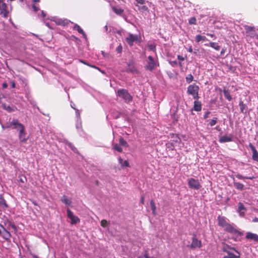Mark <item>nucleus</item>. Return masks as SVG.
<instances>
[{"mask_svg": "<svg viewBox=\"0 0 258 258\" xmlns=\"http://www.w3.org/2000/svg\"><path fill=\"white\" fill-rule=\"evenodd\" d=\"M252 222H258V218L255 217L253 220Z\"/></svg>", "mask_w": 258, "mask_h": 258, "instance_id": "obj_56", "label": "nucleus"}, {"mask_svg": "<svg viewBox=\"0 0 258 258\" xmlns=\"http://www.w3.org/2000/svg\"><path fill=\"white\" fill-rule=\"evenodd\" d=\"M150 205H151V209L152 210L153 214L154 215H156L157 214L156 207L155 203L154 200H152L150 201Z\"/></svg>", "mask_w": 258, "mask_h": 258, "instance_id": "obj_26", "label": "nucleus"}, {"mask_svg": "<svg viewBox=\"0 0 258 258\" xmlns=\"http://www.w3.org/2000/svg\"><path fill=\"white\" fill-rule=\"evenodd\" d=\"M144 201H145V198L144 196H142L141 198V201L140 202L142 205L144 204Z\"/></svg>", "mask_w": 258, "mask_h": 258, "instance_id": "obj_51", "label": "nucleus"}, {"mask_svg": "<svg viewBox=\"0 0 258 258\" xmlns=\"http://www.w3.org/2000/svg\"><path fill=\"white\" fill-rule=\"evenodd\" d=\"M249 147L252 152V159L258 162V152L251 143H249Z\"/></svg>", "mask_w": 258, "mask_h": 258, "instance_id": "obj_15", "label": "nucleus"}, {"mask_svg": "<svg viewBox=\"0 0 258 258\" xmlns=\"http://www.w3.org/2000/svg\"><path fill=\"white\" fill-rule=\"evenodd\" d=\"M67 214L68 217L70 219L74 216L73 212L69 209L67 210Z\"/></svg>", "mask_w": 258, "mask_h": 258, "instance_id": "obj_41", "label": "nucleus"}, {"mask_svg": "<svg viewBox=\"0 0 258 258\" xmlns=\"http://www.w3.org/2000/svg\"><path fill=\"white\" fill-rule=\"evenodd\" d=\"M0 207L4 209H6L8 207L6 201L2 195H0Z\"/></svg>", "mask_w": 258, "mask_h": 258, "instance_id": "obj_20", "label": "nucleus"}, {"mask_svg": "<svg viewBox=\"0 0 258 258\" xmlns=\"http://www.w3.org/2000/svg\"><path fill=\"white\" fill-rule=\"evenodd\" d=\"M138 39V37L137 35L130 33L128 36L125 38V40L130 46H132L134 44V42L137 41Z\"/></svg>", "mask_w": 258, "mask_h": 258, "instance_id": "obj_12", "label": "nucleus"}, {"mask_svg": "<svg viewBox=\"0 0 258 258\" xmlns=\"http://www.w3.org/2000/svg\"><path fill=\"white\" fill-rule=\"evenodd\" d=\"M202 246V241L198 240L196 235L194 234L193 237L192 238V242L189 246V247L192 249H195L196 248H200Z\"/></svg>", "mask_w": 258, "mask_h": 258, "instance_id": "obj_9", "label": "nucleus"}, {"mask_svg": "<svg viewBox=\"0 0 258 258\" xmlns=\"http://www.w3.org/2000/svg\"><path fill=\"white\" fill-rule=\"evenodd\" d=\"M127 68L125 72L132 73L133 74H138L139 71L135 65V62L133 60H129L127 63Z\"/></svg>", "mask_w": 258, "mask_h": 258, "instance_id": "obj_7", "label": "nucleus"}, {"mask_svg": "<svg viewBox=\"0 0 258 258\" xmlns=\"http://www.w3.org/2000/svg\"><path fill=\"white\" fill-rule=\"evenodd\" d=\"M2 87H3V88H4V89L7 88L8 87L7 83L6 82L3 83V84L2 85Z\"/></svg>", "mask_w": 258, "mask_h": 258, "instance_id": "obj_54", "label": "nucleus"}, {"mask_svg": "<svg viewBox=\"0 0 258 258\" xmlns=\"http://www.w3.org/2000/svg\"><path fill=\"white\" fill-rule=\"evenodd\" d=\"M246 238L247 239L253 240L254 241L258 242V235L250 232L246 233Z\"/></svg>", "mask_w": 258, "mask_h": 258, "instance_id": "obj_16", "label": "nucleus"}, {"mask_svg": "<svg viewBox=\"0 0 258 258\" xmlns=\"http://www.w3.org/2000/svg\"><path fill=\"white\" fill-rule=\"evenodd\" d=\"M232 141L231 135L230 136H224L220 137L219 138V142L220 143L229 142Z\"/></svg>", "mask_w": 258, "mask_h": 258, "instance_id": "obj_19", "label": "nucleus"}, {"mask_svg": "<svg viewBox=\"0 0 258 258\" xmlns=\"http://www.w3.org/2000/svg\"><path fill=\"white\" fill-rule=\"evenodd\" d=\"M112 10L116 14L118 15H121L124 12L123 9L115 7H112Z\"/></svg>", "mask_w": 258, "mask_h": 258, "instance_id": "obj_24", "label": "nucleus"}, {"mask_svg": "<svg viewBox=\"0 0 258 258\" xmlns=\"http://www.w3.org/2000/svg\"><path fill=\"white\" fill-rule=\"evenodd\" d=\"M215 128L218 131H221V127L219 126H217Z\"/></svg>", "mask_w": 258, "mask_h": 258, "instance_id": "obj_60", "label": "nucleus"}, {"mask_svg": "<svg viewBox=\"0 0 258 258\" xmlns=\"http://www.w3.org/2000/svg\"><path fill=\"white\" fill-rule=\"evenodd\" d=\"M138 258H156V257H153V256H152V257H149V254H148V251H146L145 252V253H144V254L143 256H139V257H138Z\"/></svg>", "mask_w": 258, "mask_h": 258, "instance_id": "obj_43", "label": "nucleus"}, {"mask_svg": "<svg viewBox=\"0 0 258 258\" xmlns=\"http://www.w3.org/2000/svg\"><path fill=\"white\" fill-rule=\"evenodd\" d=\"M136 2L140 5H144L145 4V1L144 0H136Z\"/></svg>", "mask_w": 258, "mask_h": 258, "instance_id": "obj_47", "label": "nucleus"}, {"mask_svg": "<svg viewBox=\"0 0 258 258\" xmlns=\"http://www.w3.org/2000/svg\"><path fill=\"white\" fill-rule=\"evenodd\" d=\"M218 121V118L217 117H214L213 119H212L210 122H209V125L211 126H213L215 125Z\"/></svg>", "mask_w": 258, "mask_h": 258, "instance_id": "obj_36", "label": "nucleus"}, {"mask_svg": "<svg viewBox=\"0 0 258 258\" xmlns=\"http://www.w3.org/2000/svg\"><path fill=\"white\" fill-rule=\"evenodd\" d=\"M117 95L122 98L125 102H130L132 101L133 97L127 90L121 89L117 91Z\"/></svg>", "mask_w": 258, "mask_h": 258, "instance_id": "obj_4", "label": "nucleus"}, {"mask_svg": "<svg viewBox=\"0 0 258 258\" xmlns=\"http://www.w3.org/2000/svg\"><path fill=\"white\" fill-rule=\"evenodd\" d=\"M234 186L235 188L239 190H242L244 187V185L240 182H234Z\"/></svg>", "mask_w": 258, "mask_h": 258, "instance_id": "obj_28", "label": "nucleus"}, {"mask_svg": "<svg viewBox=\"0 0 258 258\" xmlns=\"http://www.w3.org/2000/svg\"><path fill=\"white\" fill-rule=\"evenodd\" d=\"M41 16L43 18H44L46 16L45 13L43 11L41 12Z\"/></svg>", "mask_w": 258, "mask_h": 258, "instance_id": "obj_57", "label": "nucleus"}, {"mask_svg": "<svg viewBox=\"0 0 258 258\" xmlns=\"http://www.w3.org/2000/svg\"><path fill=\"white\" fill-rule=\"evenodd\" d=\"M100 224L102 227H105L108 225V222L107 220L103 219L101 221Z\"/></svg>", "mask_w": 258, "mask_h": 258, "instance_id": "obj_40", "label": "nucleus"}, {"mask_svg": "<svg viewBox=\"0 0 258 258\" xmlns=\"http://www.w3.org/2000/svg\"><path fill=\"white\" fill-rule=\"evenodd\" d=\"M61 201L65 204L68 205H70L71 203V201L68 199L65 195L62 196L61 199Z\"/></svg>", "mask_w": 258, "mask_h": 258, "instance_id": "obj_30", "label": "nucleus"}, {"mask_svg": "<svg viewBox=\"0 0 258 258\" xmlns=\"http://www.w3.org/2000/svg\"><path fill=\"white\" fill-rule=\"evenodd\" d=\"M119 142L121 146L127 147H128V144L127 142L124 140L122 137H120L119 139Z\"/></svg>", "mask_w": 258, "mask_h": 258, "instance_id": "obj_33", "label": "nucleus"}, {"mask_svg": "<svg viewBox=\"0 0 258 258\" xmlns=\"http://www.w3.org/2000/svg\"><path fill=\"white\" fill-rule=\"evenodd\" d=\"M154 48H155L154 47H153L152 45H150V49L151 50H153Z\"/></svg>", "mask_w": 258, "mask_h": 258, "instance_id": "obj_63", "label": "nucleus"}, {"mask_svg": "<svg viewBox=\"0 0 258 258\" xmlns=\"http://www.w3.org/2000/svg\"><path fill=\"white\" fill-rule=\"evenodd\" d=\"M188 23L190 25H196L197 24V19L195 17L190 18Z\"/></svg>", "mask_w": 258, "mask_h": 258, "instance_id": "obj_39", "label": "nucleus"}, {"mask_svg": "<svg viewBox=\"0 0 258 258\" xmlns=\"http://www.w3.org/2000/svg\"><path fill=\"white\" fill-rule=\"evenodd\" d=\"M122 167H129L130 164L127 160H124L123 163L121 164Z\"/></svg>", "mask_w": 258, "mask_h": 258, "instance_id": "obj_42", "label": "nucleus"}, {"mask_svg": "<svg viewBox=\"0 0 258 258\" xmlns=\"http://www.w3.org/2000/svg\"><path fill=\"white\" fill-rule=\"evenodd\" d=\"M179 66L180 67H182V63H181V61H180V62H179Z\"/></svg>", "mask_w": 258, "mask_h": 258, "instance_id": "obj_64", "label": "nucleus"}, {"mask_svg": "<svg viewBox=\"0 0 258 258\" xmlns=\"http://www.w3.org/2000/svg\"><path fill=\"white\" fill-rule=\"evenodd\" d=\"M27 179L25 176H20V181L22 183H24L26 181Z\"/></svg>", "mask_w": 258, "mask_h": 258, "instance_id": "obj_45", "label": "nucleus"}, {"mask_svg": "<svg viewBox=\"0 0 258 258\" xmlns=\"http://www.w3.org/2000/svg\"><path fill=\"white\" fill-rule=\"evenodd\" d=\"M236 177L237 178H238V179H252L254 178V177L253 176H250V177L243 176L242 175L239 174H236Z\"/></svg>", "mask_w": 258, "mask_h": 258, "instance_id": "obj_32", "label": "nucleus"}, {"mask_svg": "<svg viewBox=\"0 0 258 258\" xmlns=\"http://www.w3.org/2000/svg\"><path fill=\"white\" fill-rule=\"evenodd\" d=\"M188 185L189 188L198 190L201 185L198 180H196L194 178H190L188 180Z\"/></svg>", "mask_w": 258, "mask_h": 258, "instance_id": "obj_8", "label": "nucleus"}, {"mask_svg": "<svg viewBox=\"0 0 258 258\" xmlns=\"http://www.w3.org/2000/svg\"><path fill=\"white\" fill-rule=\"evenodd\" d=\"M32 8L33 9L34 11L35 12H37L39 10L38 8L35 5H33Z\"/></svg>", "mask_w": 258, "mask_h": 258, "instance_id": "obj_49", "label": "nucleus"}, {"mask_svg": "<svg viewBox=\"0 0 258 258\" xmlns=\"http://www.w3.org/2000/svg\"><path fill=\"white\" fill-rule=\"evenodd\" d=\"M26 133L25 132V127L22 130H19V139L20 143H25L28 140V138L26 137Z\"/></svg>", "mask_w": 258, "mask_h": 258, "instance_id": "obj_13", "label": "nucleus"}, {"mask_svg": "<svg viewBox=\"0 0 258 258\" xmlns=\"http://www.w3.org/2000/svg\"><path fill=\"white\" fill-rule=\"evenodd\" d=\"M0 235L7 241L10 240L11 235L2 225L0 224Z\"/></svg>", "mask_w": 258, "mask_h": 258, "instance_id": "obj_10", "label": "nucleus"}, {"mask_svg": "<svg viewBox=\"0 0 258 258\" xmlns=\"http://www.w3.org/2000/svg\"><path fill=\"white\" fill-rule=\"evenodd\" d=\"M170 63L173 67L177 65V62L176 61H172L170 62Z\"/></svg>", "mask_w": 258, "mask_h": 258, "instance_id": "obj_50", "label": "nucleus"}, {"mask_svg": "<svg viewBox=\"0 0 258 258\" xmlns=\"http://www.w3.org/2000/svg\"><path fill=\"white\" fill-rule=\"evenodd\" d=\"M11 86H12V87L13 88L15 87V83H14V82H11Z\"/></svg>", "mask_w": 258, "mask_h": 258, "instance_id": "obj_59", "label": "nucleus"}, {"mask_svg": "<svg viewBox=\"0 0 258 258\" xmlns=\"http://www.w3.org/2000/svg\"><path fill=\"white\" fill-rule=\"evenodd\" d=\"M74 28L76 29L79 33L85 35L84 30L78 25L76 24L74 26Z\"/></svg>", "mask_w": 258, "mask_h": 258, "instance_id": "obj_35", "label": "nucleus"}, {"mask_svg": "<svg viewBox=\"0 0 258 258\" xmlns=\"http://www.w3.org/2000/svg\"><path fill=\"white\" fill-rule=\"evenodd\" d=\"M223 93H224L225 97L228 100L231 101L232 100V97L230 94L229 91L228 90L224 89Z\"/></svg>", "mask_w": 258, "mask_h": 258, "instance_id": "obj_27", "label": "nucleus"}, {"mask_svg": "<svg viewBox=\"0 0 258 258\" xmlns=\"http://www.w3.org/2000/svg\"><path fill=\"white\" fill-rule=\"evenodd\" d=\"M239 105L240 106V111L243 114L246 113L247 106L244 104L242 101H240Z\"/></svg>", "mask_w": 258, "mask_h": 258, "instance_id": "obj_22", "label": "nucleus"}, {"mask_svg": "<svg viewBox=\"0 0 258 258\" xmlns=\"http://www.w3.org/2000/svg\"><path fill=\"white\" fill-rule=\"evenodd\" d=\"M113 149L119 152H122V148L120 147L117 144H115L113 147Z\"/></svg>", "mask_w": 258, "mask_h": 258, "instance_id": "obj_37", "label": "nucleus"}, {"mask_svg": "<svg viewBox=\"0 0 258 258\" xmlns=\"http://www.w3.org/2000/svg\"><path fill=\"white\" fill-rule=\"evenodd\" d=\"M207 35H208V36H210L211 37H213L214 36V35L213 34H209V33H208V34H207Z\"/></svg>", "mask_w": 258, "mask_h": 258, "instance_id": "obj_61", "label": "nucleus"}, {"mask_svg": "<svg viewBox=\"0 0 258 258\" xmlns=\"http://www.w3.org/2000/svg\"><path fill=\"white\" fill-rule=\"evenodd\" d=\"M0 14L5 18H7L8 16V6L5 3L0 4Z\"/></svg>", "mask_w": 258, "mask_h": 258, "instance_id": "obj_11", "label": "nucleus"}, {"mask_svg": "<svg viewBox=\"0 0 258 258\" xmlns=\"http://www.w3.org/2000/svg\"><path fill=\"white\" fill-rule=\"evenodd\" d=\"M238 212L241 216H243L245 215V211L246 210L245 207L242 203L239 202L238 204Z\"/></svg>", "mask_w": 258, "mask_h": 258, "instance_id": "obj_18", "label": "nucleus"}, {"mask_svg": "<svg viewBox=\"0 0 258 258\" xmlns=\"http://www.w3.org/2000/svg\"><path fill=\"white\" fill-rule=\"evenodd\" d=\"M230 249L234 250L236 254H234L230 251H227L226 252L227 254L225 255L223 258H240V253L235 248L232 247Z\"/></svg>", "mask_w": 258, "mask_h": 258, "instance_id": "obj_14", "label": "nucleus"}, {"mask_svg": "<svg viewBox=\"0 0 258 258\" xmlns=\"http://www.w3.org/2000/svg\"><path fill=\"white\" fill-rule=\"evenodd\" d=\"M200 88L198 85L193 84L189 85L187 88V94L192 97L193 99L198 100L200 98L199 91Z\"/></svg>", "mask_w": 258, "mask_h": 258, "instance_id": "obj_2", "label": "nucleus"}, {"mask_svg": "<svg viewBox=\"0 0 258 258\" xmlns=\"http://www.w3.org/2000/svg\"><path fill=\"white\" fill-rule=\"evenodd\" d=\"M205 45L206 46H210L217 51L219 50L220 49V45L216 42H210L209 44H205Z\"/></svg>", "mask_w": 258, "mask_h": 258, "instance_id": "obj_21", "label": "nucleus"}, {"mask_svg": "<svg viewBox=\"0 0 258 258\" xmlns=\"http://www.w3.org/2000/svg\"><path fill=\"white\" fill-rule=\"evenodd\" d=\"M6 127H12V128L16 130L19 132V130H22V128H24L25 126L23 124L19 122L18 119H14L10 123L6 126Z\"/></svg>", "mask_w": 258, "mask_h": 258, "instance_id": "obj_6", "label": "nucleus"}, {"mask_svg": "<svg viewBox=\"0 0 258 258\" xmlns=\"http://www.w3.org/2000/svg\"><path fill=\"white\" fill-rule=\"evenodd\" d=\"M12 228L15 232L17 231V227L15 224L11 222L8 223V228Z\"/></svg>", "mask_w": 258, "mask_h": 258, "instance_id": "obj_29", "label": "nucleus"}, {"mask_svg": "<svg viewBox=\"0 0 258 258\" xmlns=\"http://www.w3.org/2000/svg\"><path fill=\"white\" fill-rule=\"evenodd\" d=\"M188 51L189 52H192V47L191 46L188 49Z\"/></svg>", "mask_w": 258, "mask_h": 258, "instance_id": "obj_58", "label": "nucleus"}, {"mask_svg": "<svg viewBox=\"0 0 258 258\" xmlns=\"http://www.w3.org/2000/svg\"><path fill=\"white\" fill-rule=\"evenodd\" d=\"M218 225L224 228V230L237 236H241L242 232L236 229L233 225L229 224L225 217L219 216L218 217Z\"/></svg>", "mask_w": 258, "mask_h": 258, "instance_id": "obj_1", "label": "nucleus"}, {"mask_svg": "<svg viewBox=\"0 0 258 258\" xmlns=\"http://www.w3.org/2000/svg\"><path fill=\"white\" fill-rule=\"evenodd\" d=\"M159 64L157 62L155 61L152 56H149L147 61V64L145 66V69L151 72L155 69Z\"/></svg>", "mask_w": 258, "mask_h": 258, "instance_id": "obj_5", "label": "nucleus"}, {"mask_svg": "<svg viewBox=\"0 0 258 258\" xmlns=\"http://www.w3.org/2000/svg\"><path fill=\"white\" fill-rule=\"evenodd\" d=\"M177 58L180 61H183L184 60V57L183 56L180 55H177Z\"/></svg>", "mask_w": 258, "mask_h": 258, "instance_id": "obj_48", "label": "nucleus"}, {"mask_svg": "<svg viewBox=\"0 0 258 258\" xmlns=\"http://www.w3.org/2000/svg\"><path fill=\"white\" fill-rule=\"evenodd\" d=\"M68 145L69 146L72 148V149L74 151H75V150H76V148L74 147L73 145L71 144V143H69L68 144Z\"/></svg>", "mask_w": 258, "mask_h": 258, "instance_id": "obj_52", "label": "nucleus"}, {"mask_svg": "<svg viewBox=\"0 0 258 258\" xmlns=\"http://www.w3.org/2000/svg\"><path fill=\"white\" fill-rule=\"evenodd\" d=\"M5 109L9 111V112H12V111H13V110L10 106H8V107H6Z\"/></svg>", "mask_w": 258, "mask_h": 258, "instance_id": "obj_53", "label": "nucleus"}, {"mask_svg": "<svg viewBox=\"0 0 258 258\" xmlns=\"http://www.w3.org/2000/svg\"><path fill=\"white\" fill-rule=\"evenodd\" d=\"M116 51L120 53H121L122 52V45L121 44H120L117 47H116Z\"/></svg>", "mask_w": 258, "mask_h": 258, "instance_id": "obj_44", "label": "nucleus"}, {"mask_svg": "<svg viewBox=\"0 0 258 258\" xmlns=\"http://www.w3.org/2000/svg\"><path fill=\"white\" fill-rule=\"evenodd\" d=\"M56 24L58 25L66 26L69 24V22L67 20L58 19L56 21Z\"/></svg>", "mask_w": 258, "mask_h": 258, "instance_id": "obj_23", "label": "nucleus"}, {"mask_svg": "<svg viewBox=\"0 0 258 258\" xmlns=\"http://www.w3.org/2000/svg\"><path fill=\"white\" fill-rule=\"evenodd\" d=\"M71 223L72 225L76 224L78 222H79L80 221V219L78 217H77V216H76L75 215L74 216V217H73L71 219Z\"/></svg>", "mask_w": 258, "mask_h": 258, "instance_id": "obj_31", "label": "nucleus"}, {"mask_svg": "<svg viewBox=\"0 0 258 258\" xmlns=\"http://www.w3.org/2000/svg\"><path fill=\"white\" fill-rule=\"evenodd\" d=\"M118 162H119V164H120V165H121V164L123 163V162L124 161H123L121 157H119V158H118Z\"/></svg>", "mask_w": 258, "mask_h": 258, "instance_id": "obj_55", "label": "nucleus"}, {"mask_svg": "<svg viewBox=\"0 0 258 258\" xmlns=\"http://www.w3.org/2000/svg\"><path fill=\"white\" fill-rule=\"evenodd\" d=\"M185 79H186V83H187L188 84H189L192 81H193L194 77L191 74H188V75H187V76L185 78Z\"/></svg>", "mask_w": 258, "mask_h": 258, "instance_id": "obj_34", "label": "nucleus"}, {"mask_svg": "<svg viewBox=\"0 0 258 258\" xmlns=\"http://www.w3.org/2000/svg\"><path fill=\"white\" fill-rule=\"evenodd\" d=\"M207 40V39L206 36H202L201 35H198L196 37V41L197 43L200 42L201 41H206Z\"/></svg>", "mask_w": 258, "mask_h": 258, "instance_id": "obj_25", "label": "nucleus"}, {"mask_svg": "<svg viewBox=\"0 0 258 258\" xmlns=\"http://www.w3.org/2000/svg\"><path fill=\"white\" fill-rule=\"evenodd\" d=\"M210 113H210V111H206V112L205 113L204 115V119H206V118H207L209 117V115H210Z\"/></svg>", "mask_w": 258, "mask_h": 258, "instance_id": "obj_46", "label": "nucleus"}, {"mask_svg": "<svg viewBox=\"0 0 258 258\" xmlns=\"http://www.w3.org/2000/svg\"><path fill=\"white\" fill-rule=\"evenodd\" d=\"M224 52H225V50L224 49H223L222 50V51H221V54H224Z\"/></svg>", "mask_w": 258, "mask_h": 258, "instance_id": "obj_62", "label": "nucleus"}, {"mask_svg": "<svg viewBox=\"0 0 258 258\" xmlns=\"http://www.w3.org/2000/svg\"><path fill=\"white\" fill-rule=\"evenodd\" d=\"M244 29L245 30L246 36L249 38H256L258 39V34L256 33V29L253 26H250L245 25L243 26Z\"/></svg>", "mask_w": 258, "mask_h": 258, "instance_id": "obj_3", "label": "nucleus"}, {"mask_svg": "<svg viewBox=\"0 0 258 258\" xmlns=\"http://www.w3.org/2000/svg\"><path fill=\"white\" fill-rule=\"evenodd\" d=\"M194 107L192 108V110H194L196 111H200L202 110V103L201 101H198V100H196L194 103Z\"/></svg>", "mask_w": 258, "mask_h": 258, "instance_id": "obj_17", "label": "nucleus"}, {"mask_svg": "<svg viewBox=\"0 0 258 258\" xmlns=\"http://www.w3.org/2000/svg\"><path fill=\"white\" fill-rule=\"evenodd\" d=\"M170 136L171 138H174V139L173 140V141L175 142H178L180 141L179 138L178 137L177 135L174 134H170Z\"/></svg>", "mask_w": 258, "mask_h": 258, "instance_id": "obj_38", "label": "nucleus"}]
</instances>
